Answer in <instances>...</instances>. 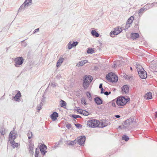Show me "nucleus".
Listing matches in <instances>:
<instances>
[{
  "label": "nucleus",
  "mask_w": 157,
  "mask_h": 157,
  "mask_svg": "<svg viewBox=\"0 0 157 157\" xmlns=\"http://www.w3.org/2000/svg\"><path fill=\"white\" fill-rule=\"evenodd\" d=\"M75 125L77 128H79L82 127V125L79 124H75Z\"/></svg>",
  "instance_id": "43"
},
{
  "label": "nucleus",
  "mask_w": 157,
  "mask_h": 157,
  "mask_svg": "<svg viewBox=\"0 0 157 157\" xmlns=\"http://www.w3.org/2000/svg\"><path fill=\"white\" fill-rule=\"evenodd\" d=\"M121 31L122 29L121 28H116L114 29V30L111 31L110 33V36L114 37V36L118 35Z\"/></svg>",
  "instance_id": "8"
},
{
  "label": "nucleus",
  "mask_w": 157,
  "mask_h": 157,
  "mask_svg": "<svg viewBox=\"0 0 157 157\" xmlns=\"http://www.w3.org/2000/svg\"><path fill=\"white\" fill-rule=\"evenodd\" d=\"M61 77V76L60 75H58L57 76H56V78H58V79H59L60 77Z\"/></svg>",
  "instance_id": "57"
},
{
  "label": "nucleus",
  "mask_w": 157,
  "mask_h": 157,
  "mask_svg": "<svg viewBox=\"0 0 157 157\" xmlns=\"http://www.w3.org/2000/svg\"><path fill=\"white\" fill-rule=\"evenodd\" d=\"M115 116L117 118H119L120 117V116L119 115H115Z\"/></svg>",
  "instance_id": "56"
},
{
  "label": "nucleus",
  "mask_w": 157,
  "mask_h": 157,
  "mask_svg": "<svg viewBox=\"0 0 157 157\" xmlns=\"http://www.w3.org/2000/svg\"><path fill=\"white\" fill-rule=\"evenodd\" d=\"M63 59L64 58H63L62 57L61 58L59 59L57 61L56 64L57 67H58L60 65V64L63 62Z\"/></svg>",
  "instance_id": "24"
},
{
  "label": "nucleus",
  "mask_w": 157,
  "mask_h": 157,
  "mask_svg": "<svg viewBox=\"0 0 157 157\" xmlns=\"http://www.w3.org/2000/svg\"><path fill=\"white\" fill-rule=\"evenodd\" d=\"M101 90V94H102L103 93H104V92H103V91L104 90H103V88H102V89H100Z\"/></svg>",
  "instance_id": "53"
},
{
  "label": "nucleus",
  "mask_w": 157,
  "mask_h": 157,
  "mask_svg": "<svg viewBox=\"0 0 157 157\" xmlns=\"http://www.w3.org/2000/svg\"><path fill=\"white\" fill-rule=\"evenodd\" d=\"M133 117H131L124 121L122 125L119 126V128H124L125 131H128L132 128L130 125L134 121Z\"/></svg>",
  "instance_id": "1"
},
{
  "label": "nucleus",
  "mask_w": 157,
  "mask_h": 157,
  "mask_svg": "<svg viewBox=\"0 0 157 157\" xmlns=\"http://www.w3.org/2000/svg\"><path fill=\"white\" fill-rule=\"evenodd\" d=\"M122 92L125 93V94L129 92V88L127 85H124L121 88Z\"/></svg>",
  "instance_id": "15"
},
{
  "label": "nucleus",
  "mask_w": 157,
  "mask_h": 157,
  "mask_svg": "<svg viewBox=\"0 0 157 157\" xmlns=\"http://www.w3.org/2000/svg\"><path fill=\"white\" fill-rule=\"evenodd\" d=\"M104 94L105 95L108 96L111 94V92H108V91H105L104 92Z\"/></svg>",
  "instance_id": "47"
},
{
  "label": "nucleus",
  "mask_w": 157,
  "mask_h": 157,
  "mask_svg": "<svg viewBox=\"0 0 157 157\" xmlns=\"http://www.w3.org/2000/svg\"><path fill=\"white\" fill-rule=\"evenodd\" d=\"M27 136H28V138L29 139H30L32 138V136H33V134L32 132L29 131H28L27 134Z\"/></svg>",
  "instance_id": "29"
},
{
  "label": "nucleus",
  "mask_w": 157,
  "mask_h": 157,
  "mask_svg": "<svg viewBox=\"0 0 157 157\" xmlns=\"http://www.w3.org/2000/svg\"><path fill=\"white\" fill-rule=\"evenodd\" d=\"M112 105L113 106V107H115L116 105V104L115 102H112Z\"/></svg>",
  "instance_id": "52"
},
{
  "label": "nucleus",
  "mask_w": 157,
  "mask_h": 157,
  "mask_svg": "<svg viewBox=\"0 0 157 157\" xmlns=\"http://www.w3.org/2000/svg\"><path fill=\"white\" fill-rule=\"evenodd\" d=\"M28 6L24 2V3L21 6L20 8H19L18 11L20 12L22 10H25V8Z\"/></svg>",
  "instance_id": "23"
},
{
  "label": "nucleus",
  "mask_w": 157,
  "mask_h": 157,
  "mask_svg": "<svg viewBox=\"0 0 157 157\" xmlns=\"http://www.w3.org/2000/svg\"><path fill=\"white\" fill-rule=\"evenodd\" d=\"M9 140L10 144H11L13 148L17 147H18V143H15L14 141V140Z\"/></svg>",
  "instance_id": "19"
},
{
  "label": "nucleus",
  "mask_w": 157,
  "mask_h": 157,
  "mask_svg": "<svg viewBox=\"0 0 157 157\" xmlns=\"http://www.w3.org/2000/svg\"><path fill=\"white\" fill-rule=\"evenodd\" d=\"M78 143L82 145L84 144L86 140V137L84 136H82L79 139H77Z\"/></svg>",
  "instance_id": "11"
},
{
  "label": "nucleus",
  "mask_w": 157,
  "mask_h": 157,
  "mask_svg": "<svg viewBox=\"0 0 157 157\" xmlns=\"http://www.w3.org/2000/svg\"><path fill=\"white\" fill-rule=\"evenodd\" d=\"M151 93L149 92L147 93L144 96V98L146 100L151 99L152 98Z\"/></svg>",
  "instance_id": "20"
},
{
  "label": "nucleus",
  "mask_w": 157,
  "mask_h": 157,
  "mask_svg": "<svg viewBox=\"0 0 157 157\" xmlns=\"http://www.w3.org/2000/svg\"><path fill=\"white\" fill-rule=\"evenodd\" d=\"M43 105V103L41 101L40 104L37 106V110L38 112L42 108Z\"/></svg>",
  "instance_id": "31"
},
{
  "label": "nucleus",
  "mask_w": 157,
  "mask_h": 157,
  "mask_svg": "<svg viewBox=\"0 0 157 157\" xmlns=\"http://www.w3.org/2000/svg\"><path fill=\"white\" fill-rule=\"evenodd\" d=\"M154 4V3H151V4H150V5H151V7H153V6L155 5Z\"/></svg>",
  "instance_id": "59"
},
{
  "label": "nucleus",
  "mask_w": 157,
  "mask_h": 157,
  "mask_svg": "<svg viewBox=\"0 0 157 157\" xmlns=\"http://www.w3.org/2000/svg\"><path fill=\"white\" fill-rule=\"evenodd\" d=\"M136 67L137 69V71H140V70H141L142 69H144L143 67L139 64H136Z\"/></svg>",
  "instance_id": "33"
},
{
  "label": "nucleus",
  "mask_w": 157,
  "mask_h": 157,
  "mask_svg": "<svg viewBox=\"0 0 157 157\" xmlns=\"http://www.w3.org/2000/svg\"><path fill=\"white\" fill-rule=\"evenodd\" d=\"M86 95L87 97L88 98L89 100H91L92 99V96L90 92H87L86 93Z\"/></svg>",
  "instance_id": "37"
},
{
  "label": "nucleus",
  "mask_w": 157,
  "mask_h": 157,
  "mask_svg": "<svg viewBox=\"0 0 157 157\" xmlns=\"http://www.w3.org/2000/svg\"><path fill=\"white\" fill-rule=\"evenodd\" d=\"M60 102H61V107H64L66 106L67 104L65 101L63 100H61Z\"/></svg>",
  "instance_id": "34"
},
{
  "label": "nucleus",
  "mask_w": 157,
  "mask_h": 157,
  "mask_svg": "<svg viewBox=\"0 0 157 157\" xmlns=\"http://www.w3.org/2000/svg\"><path fill=\"white\" fill-rule=\"evenodd\" d=\"M77 112L78 113L84 116H88L89 115V112L84 110L78 109V110Z\"/></svg>",
  "instance_id": "17"
},
{
  "label": "nucleus",
  "mask_w": 157,
  "mask_h": 157,
  "mask_svg": "<svg viewBox=\"0 0 157 157\" xmlns=\"http://www.w3.org/2000/svg\"><path fill=\"white\" fill-rule=\"evenodd\" d=\"M131 24L128 23H126V26H125V28L124 30L125 31H127L128 29V28H129L130 27V25Z\"/></svg>",
  "instance_id": "40"
},
{
  "label": "nucleus",
  "mask_w": 157,
  "mask_h": 157,
  "mask_svg": "<svg viewBox=\"0 0 157 157\" xmlns=\"http://www.w3.org/2000/svg\"><path fill=\"white\" fill-rule=\"evenodd\" d=\"M59 144V143H58V144H57L56 143L54 146V148L55 149L56 147H58Z\"/></svg>",
  "instance_id": "50"
},
{
  "label": "nucleus",
  "mask_w": 157,
  "mask_h": 157,
  "mask_svg": "<svg viewBox=\"0 0 157 157\" xmlns=\"http://www.w3.org/2000/svg\"><path fill=\"white\" fill-rule=\"evenodd\" d=\"M24 2L26 3L28 6L32 4V0H25Z\"/></svg>",
  "instance_id": "35"
},
{
  "label": "nucleus",
  "mask_w": 157,
  "mask_h": 157,
  "mask_svg": "<svg viewBox=\"0 0 157 157\" xmlns=\"http://www.w3.org/2000/svg\"><path fill=\"white\" fill-rule=\"evenodd\" d=\"M78 44V42L77 41H74L72 44L73 47H75L77 46Z\"/></svg>",
  "instance_id": "44"
},
{
  "label": "nucleus",
  "mask_w": 157,
  "mask_h": 157,
  "mask_svg": "<svg viewBox=\"0 0 157 157\" xmlns=\"http://www.w3.org/2000/svg\"><path fill=\"white\" fill-rule=\"evenodd\" d=\"M51 85L53 87H54L56 86V85L55 84V83L53 82H51Z\"/></svg>",
  "instance_id": "48"
},
{
  "label": "nucleus",
  "mask_w": 157,
  "mask_h": 157,
  "mask_svg": "<svg viewBox=\"0 0 157 157\" xmlns=\"http://www.w3.org/2000/svg\"><path fill=\"white\" fill-rule=\"evenodd\" d=\"M73 47V46L71 44V42L70 41L69 42V43L68 44V48L69 49H71Z\"/></svg>",
  "instance_id": "38"
},
{
  "label": "nucleus",
  "mask_w": 157,
  "mask_h": 157,
  "mask_svg": "<svg viewBox=\"0 0 157 157\" xmlns=\"http://www.w3.org/2000/svg\"><path fill=\"white\" fill-rule=\"evenodd\" d=\"M139 36V35L138 33H132L131 34V37L133 40L138 38Z\"/></svg>",
  "instance_id": "21"
},
{
  "label": "nucleus",
  "mask_w": 157,
  "mask_h": 157,
  "mask_svg": "<svg viewBox=\"0 0 157 157\" xmlns=\"http://www.w3.org/2000/svg\"><path fill=\"white\" fill-rule=\"evenodd\" d=\"M138 72L140 77L141 79H145L147 78V73L144 69H142L141 70H140V71H138Z\"/></svg>",
  "instance_id": "7"
},
{
  "label": "nucleus",
  "mask_w": 157,
  "mask_h": 157,
  "mask_svg": "<svg viewBox=\"0 0 157 157\" xmlns=\"http://www.w3.org/2000/svg\"><path fill=\"white\" fill-rule=\"evenodd\" d=\"M42 99L41 100V101H44V96L43 95V96H42Z\"/></svg>",
  "instance_id": "58"
},
{
  "label": "nucleus",
  "mask_w": 157,
  "mask_h": 157,
  "mask_svg": "<svg viewBox=\"0 0 157 157\" xmlns=\"http://www.w3.org/2000/svg\"><path fill=\"white\" fill-rule=\"evenodd\" d=\"M6 129L4 128H1L0 129V132L2 135H4L6 134Z\"/></svg>",
  "instance_id": "27"
},
{
  "label": "nucleus",
  "mask_w": 157,
  "mask_h": 157,
  "mask_svg": "<svg viewBox=\"0 0 157 157\" xmlns=\"http://www.w3.org/2000/svg\"><path fill=\"white\" fill-rule=\"evenodd\" d=\"M130 69H131V70H132V68L131 67H130Z\"/></svg>",
  "instance_id": "60"
},
{
  "label": "nucleus",
  "mask_w": 157,
  "mask_h": 157,
  "mask_svg": "<svg viewBox=\"0 0 157 157\" xmlns=\"http://www.w3.org/2000/svg\"><path fill=\"white\" fill-rule=\"evenodd\" d=\"M105 120H103L101 122H99V127H104L108 125V123H106Z\"/></svg>",
  "instance_id": "16"
},
{
  "label": "nucleus",
  "mask_w": 157,
  "mask_h": 157,
  "mask_svg": "<svg viewBox=\"0 0 157 157\" xmlns=\"http://www.w3.org/2000/svg\"><path fill=\"white\" fill-rule=\"evenodd\" d=\"M58 117V113L56 112H54L50 115V117L53 121H55L57 119V117Z\"/></svg>",
  "instance_id": "13"
},
{
  "label": "nucleus",
  "mask_w": 157,
  "mask_h": 157,
  "mask_svg": "<svg viewBox=\"0 0 157 157\" xmlns=\"http://www.w3.org/2000/svg\"><path fill=\"white\" fill-rule=\"evenodd\" d=\"M94 102L98 105H100L103 103V100L100 97H97L94 99Z\"/></svg>",
  "instance_id": "12"
},
{
  "label": "nucleus",
  "mask_w": 157,
  "mask_h": 157,
  "mask_svg": "<svg viewBox=\"0 0 157 157\" xmlns=\"http://www.w3.org/2000/svg\"><path fill=\"white\" fill-rule=\"evenodd\" d=\"M125 78L126 79H129L130 78V76L127 75L125 76Z\"/></svg>",
  "instance_id": "54"
},
{
  "label": "nucleus",
  "mask_w": 157,
  "mask_h": 157,
  "mask_svg": "<svg viewBox=\"0 0 157 157\" xmlns=\"http://www.w3.org/2000/svg\"><path fill=\"white\" fill-rule=\"evenodd\" d=\"M35 157H38V155L35 156Z\"/></svg>",
  "instance_id": "61"
},
{
  "label": "nucleus",
  "mask_w": 157,
  "mask_h": 157,
  "mask_svg": "<svg viewBox=\"0 0 157 157\" xmlns=\"http://www.w3.org/2000/svg\"><path fill=\"white\" fill-rule=\"evenodd\" d=\"M99 121L96 119H92L88 120L87 121V125L91 128H95L99 127Z\"/></svg>",
  "instance_id": "5"
},
{
  "label": "nucleus",
  "mask_w": 157,
  "mask_h": 157,
  "mask_svg": "<svg viewBox=\"0 0 157 157\" xmlns=\"http://www.w3.org/2000/svg\"><path fill=\"white\" fill-rule=\"evenodd\" d=\"M91 33L92 35L93 36H95L97 37H98L99 36V34L95 30H92Z\"/></svg>",
  "instance_id": "25"
},
{
  "label": "nucleus",
  "mask_w": 157,
  "mask_h": 157,
  "mask_svg": "<svg viewBox=\"0 0 157 157\" xmlns=\"http://www.w3.org/2000/svg\"><path fill=\"white\" fill-rule=\"evenodd\" d=\"M99 88L100 89H102V88H103L102 87V83H100L99 85Z\"/></svg>",
  "instance_id": "51"
},
{
  "label": "nucleus",
  "mask_w": 157,
  "mask_h": 157,
  "mask_svg": "<svg viewBox=\"0 0 157 157\" xmlns=\"http://www.w3.org/2000/svg\"><path fill=\"white\" fill-rule=\"evenodd\" d=\"M17 133L14 130L11 131L9 135L10 140H14L17 138Z\"/></svg>",
  "instance_id": "10"
},
{
  "label": "nucleus",
  "mask_w": 157,
  "mask_h": 157,
  "mask_svg": "<svg viewBox=\"0 0 157 157\" xmlns=\"http://www.w3.org/2000/svg\"><path fill=\"white\" fill-rule=\"evenodd\" d=\"M144 11H145L144 7L140 9L138 11V13L139 15H140Z\"/></svg>",
  "instance_id": "30"
},
{
  "label": "nucleus",
  "mask_w": 157,
  "mask_h": 157,
  "mask_svg": "<svg viewBox=\"0 0 157 157\" xmlns=\"http://www.w3.org/2000/svg\"><path fill=\"white\" fill-rule=\"evenodd\" d=\"M72 117L75 119H77L78 118H81V117L80 116L75 114L72 115Z\"/></svg>",
  "instance_id": "39"
},
{
  "label": "nucleus",
  "mask_w": 157,
  "mask_h": 157,
  "mask_svg": "<svg viewBox=\"0 0 157 157\" xmlns=\"http://www.w3.org/2000/svg\"><path fill=\"white\" fill-rule=\"evenodd\" d=\"M39 28H37V29H35L34 31H33V34H34V33H36V32H39Z\"/></svg>",
  "instance_id": "49"
},
{
  "label": "nucleus",
  "mask_w": 157,
  "mask_h": 157,
  "mask_svg": "<svg viewBox=\"0 0 157 157\" xmlns=\"http://www.w3.org/2000/svg\"><path fill=\"white\" fill-rule=\"evenodd\" d=\"M134 19V17L133 16H131L128 19V21L127 22V23H129L130 24H132V21Z\"/></svg>",
  "instance_id": "26"
},
{
  "label": "nucleus",
  "mask_w": 157,
  "mask_h": 157,
  "mask_svg": "<svg viewBox=\"0 0 157 157\" xmlns=\"http://www.w3.org/2000/svg\"><path fill=\"white\" fill-rule=\"evenodd\" d=\"M74 121H75V122H76V121L75 120H74Z\"/></svg>",
  "instance_id": "62"
},
{
  "label": "nucleus",
  "mask_w": 157,
  "mask_h": 157,
  "mask_svg": "<svg viewBox=\"0 0 157 157\" xmlns=\"http://www.w3.org/2000/svg\"><path fill=\"white\" fill-rule=\"evenodd\" d=\"M130 100L129 97L126 98L124 96H120L117 98L116 103L119 106H124Z\"/></svg>",
  "instance_id": "2"
},
{
  "label": "nucleus",
  "mask_w": 157,
  "mask_h": 157,
  "mask_svg": "<svg viewBox=\"0 0 157 157\" xmlns=\"http://www.w3.org/2000/svg\"><path fill=\"white\" fill-rule=\"evenodd\" d=\"M39 148L41 154L44 155L47 152V151L46 150L47 149V146L44 144H42L40 145Z\"/></svg>",
  "instance_id": "9"
},
{
  "label": "nucleus",
  "mask_w": 157,
  "mask_h": 157,
  "mask_svg": "<svg viewBox=\"0 0 157 157\" xmlns=\"http://www.w3.org/2000/svg\"><path fill=\"white\" fill-rule=\"evenodd\" d=\"M76 144L75 140L71 141L70 143L67 144L68 145H73Z\"/></svg>",
  "instance_id": "41"
},
{
  "label": "nucleus",
  "mask_w": 157,
  "mask_h": 157,
  "mask_svg": "<svg viewBox=\"0 0 157 157\" xmlns=\"http://www.w3.org/2000/svg\"><path fill=\"white\" fill-rule=\"evenodd\" d=\"M155 118L156 119L157 117V112L155 113Z\"/></svg>",
  "instance_id": "55"
},
{
  "label": "nucleus",
  "mask_w": 157,
  "mask_h": 157,
  "mask_svg": "<svg viewBox=\"0 0 157 157\" xmlns=\"http://www.w3.org/2000/svg\"><path fill=\"white\" fill-rule=\"evenodd\" d=\"M21 96V93L20 91H18L15 96L13 97V99L15 101H18L20 100Z\"/></svg>",
  "instance_id": "18"
},
{
  "label": "nucleus",
  "mask_w": 157,
  "mask_h": 157,
  "mask_svg": "<svg viewBox=\"0 0 157 157\" xmlns=\"http://www.w3.org/2000/svg\"><path fill=\"white\" fill-rule=\"evenodd\" d=\"M39 153V152L38 150H37V148H36V151L35 153V156L38 155Z\"/></svg>",
  "instance_id": "46"
},
{
  "label": "nucleus",
  "mask_w": 157,
  "mask_h": 157,
  "mask_svg": "<svg viewBox=\"0 0 157 157\" xmlns=\"http://www.w3.org/2000/svg\"><path fill=\"white\" fill-rule=\"evenodd\" d=\"M29 152L31 154H33V147L34 144L32 143L31 140L29 141Z\"/></svg>",
  "instance_id": "14"
},
{
  "label": "nucleus",
  "mask_w": 157,
  "mask_h": 157,
  "mask_svg": "<svg viewBox=\"0 0 157 157\" xmlns=\"http://www.w3.org/2000/svg\"><path fill=\"white\" fill-rule=\"evenodd\" d=\"M93 80L92 77L90 75H85L83 78V86L84 89L86 90L89 86L90 83Z\"/></svg>",
  "instance_id": "3"
},
{
  "label": "nucleus",
  "mask_w": 157,
  "mask_h": 157,
  "mask_svg": "<svg viewBox=\"0 0 157 157\" xmlns=\"http://www.w3.org/2000/svg\"><path fill=\"white\" fill-rule=\"evenodd\" d=\"M150 8H151L150 4H147V5H145L144 7L145 10L149 9Z\"/></svg>",
  "instance_id": "36"
},
{
  "label": "nucleus",
  "mask_w": 157,
  "mask_h": 157,
  "mask_svg": "<svg viewBox=\"0 0 157 157\" xmlns=\"http://www.w3.org/2000/svg\"><path fill=\"white\" fill-rule=\"evenodd\" d=\"M14 66L16 67H19V66L22 64L24 62V59L22 57H18L14 59Z\"/></svg>",
  "instance_id": "6"
},
{
  "label": "nucleus",
  "mask_w": 157,
  "mask_h": 157,
  "mask_svg": "<svg viewBox=\"0 0 157 157\" xmlns=\"http://www.w3.org/2000/svg\"><path fill=\"white\" fill-rule=\"evenodd\" d=\"M66 126L68 129H69L71 128V125L70 124H66Z\"/></svg>",
  "instance_id": "45"
},
{
  "label": "nucleus",
  "mask_w": 157,
  "mask_h": 157,
  "mask_svg": "<svg viewBox=\"0 0 157 157\" xmlns=\"http://www.w3.org/2000/svg\"><path fill=\"white\" fill-rule=\"evenodd\" d=\"M94 52V50L92 48H88L87 51L88 54H93Z\"/></svg>",
  "instance_id": "28"
},
{
  "label": "nucleus",
  "mask_w": 157,
  "mask_h": 157,
  "mask_svg": "<svg viewBox=\"0 0 157 157\" xmlns=\"http://www.w3.org/2000/svg\"><path fill=\"white\" fill-rule=\"evenodd\" d=\"M88 61L86 60H84L81 61L77 64V66L78 67H79L80 66H82L84 64H85Z\"/></svg>",
  "instance_id": "22"
},
{
  "label": "nucleus",
  "mask_w": 157,
  "mask_h": 157,
  "mask_svg": "<svg viewBox=\"0 0 157 157\" xmlns=\"http://www.w3.org/2000/svg\"><path fill=\"white\" fill-rule=\"evenodd\" d=\"M81 102H82V103L83 104H84V105H86V101L85 99H84V98H82Z\"/></svg>",
  "instance_id": "42"
},
{
  "label": "nucleus",
  "mask_w": 157,
  "mask_h": 157,
  "mask_svg": "<svg viewBox=\"0 0 157 157\" xmlns=\"http://www.w3.org/2000/svg\"><path fill=\"white\" fill-rule=\"evenodd\" d=\"M129 139V138L127 136L124 135L122 137V139L124 140L125 141H128Z\"/></svg>",
  "instance_id": "32"
},
{
  "label": "nucleus",
  "mask_w": 157,
  "mask_h": 157,
  "mask_svg": "<svg viewBox=\"0 0 157 157\" xmlns=\"http://www.w3.org/2000/svg\"><path fill=\"white\" fill-rule=\"evenodd\" d=\"M106 78L109 82H117L118 80L117 76L113 72H110L107 75Z\"/></svg>",
  "instance_id": "4"
}]
</instances>
